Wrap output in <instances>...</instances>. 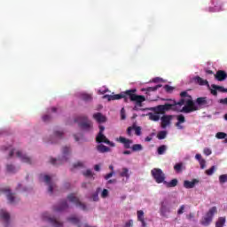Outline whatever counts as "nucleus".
Listing matches in <instances>:
<instances>
[{
	"mask_svg": "<svg viewBox=\"0 0 227 227\" xmlns=\"http://www.w3.org/2000/svg\"><path fill=\"white\" fill-rule=\"evenodd\" d=\"M3 192L7 193V200H8L9 203H12V204L15 203V195L13 193H12L10 189L3 190Z\"/></svg>",
	"mask_w": 227,
	"mask_h": 227,
	"instance_id": "obj_24",
	"label": "nucleus"
},
{
	"mask_svg": "<svg viewBox=\"0 0 227 227\" xmlns=\"http://www.w3.org/2000/svg\"><path fill=\"white\" fill-rule=\"evenodd\" d=\"M16 157L20 159L21 162H25L26 164H33V160L27 154H24L21 151L16 152Z\"/></svg>",
	"mask_w": 227,
	"mask_h": 227,
	"instance_id": "obj_11",
	"label": "nucleus"
},
{
	"mask_svg": "<svg viewBox=\"0 0 227 227\" xmlns=\"http://www.w3.org/2000/svg\"><path fill=\"white\" fill-rule=\"evenodd\" d=\"M96 143H98V144L105 143L106 145H109V146H112V147L116 146V144L107 139V137H106L104 133H98L96 137Z\"/></svg>",
	"mask_w": 227,
	"mask_h": 227,
	"instance_id": "obj_9",
	"label": "nucleus"
},
{
	"mask_svg": "<svg viewBox=\"0 0 227 227\" xmlns=\"http://www.w3.org/2000/svg\"><path fill=\"white\" fill-rule=\"evenodd\" d=\"M151 175L154 178L156 184H164L166 182V174L160 168H153Z\"/></svg>",
	"mask_w": 227,
	"mask_h": 227,
	"instance_id": "obj_5",
	"label": "nucleus"
},
{
	"mask_svg": "<svg viewBox=\"0 0 227 227\" xmlns=\"http://www.w3.org/2000/svg\"><path fill=\"white\" fill-rule=\"evenodd\" d=\"M42 217L43 221H46V223H49L51 226L58 227V219L51 217L49 213H43Z\"/></svg>",
	"mask_w": 227,
	"mask_h": 227,
	"instance_id": "obj_12",
	"label": "nucleus"
},
{
	"mask_svg": "<svg viewBox=\"0 0 227 227\" xmlns=\"http://www.w3.org/2000/svg\"><path fill=\"white\" fill-rule=\"evenodd\" d=\"M166 136H168L167 131H160L157 135L158 139H166Z\"/></svg>",
	"mask_w": 227,
	"mask_h": 227,
	"instance_id": "obj_43",
	"label": "nucleus"
},
{
	"mask_svg": "<svg viewBox=\"0 0 227 227\" xmlns=\"http://www.w3.org/2000/svg\"><path fill=\"white\" fill-rule=\"evenodd\" d=\"M164 90L167 91V93H171V91H173L174 88L169 85H165Z\"/></svg>",
	"mask_w": 227,
	"mask_h": 227,
	"instance_id": "obj_55",
	"label": "nucleus"
},
{
	"mask_svg": "<svg viewBox=\"0 0 227 227\" xmlns=\"http://www.w3.org/2000/svg\"><path fill=\"white\" fill-rule=\"evenodd\" d=\"M43 121H44V123H49V121H52V115L51 114H44L42 117Z\"/></svg>",
	"mask_w": 227,
	"mask_h": 227,
	"instance_id": "obj_37",
	"label": "nucleus"
},
{
	"mask_svg": "<svg viewBox=\"0 0 227 227\" xmlns=\"http://www.w3.org/2000/svg\"><path fill=\"white\" fill-rule=\"evenodd\" d=\"M137 221L142 224V227H146V222L145 221V212L143 210H138L137 212Z\"/></svg>",
	"mask_w": 227,
	"mask_h": 227,
	"instance_id": "obj_21",
	"label": "nucleus"
},
{
	"mask_svg": "<svg viewBox=\"0 0 227 227\" xmlns=\"http://www.w3.org/2000/svg\"><path fill=\"white\" fill-rule=\"evenodd\" d=\"M133 130H135L136 136H141V127L133 124Z\"/></svg>",
	"mask_w": 227,
	"mask_h": 227,
	"instance_id": "obj_46",
	"label": "nucleus"
},
{
	"mask_svg": "<svg viewBox=\"0 0 227 227\" xmlns=\"http://www.w3.org/2000/svg\"><path fill=\"white\" fill-rule=\"evenodd\" d=\"M203 153H204L207 156L212 155V150H210V148H207V147L204 148Z\"/></svg>",
	"mask_w": 227,
	"mask_h": 227,
	"instance_id": "obj_57",
	"label": "nucleus"
},
{
	"mask_svg": "<svg viewBox=\"0 0 227 227\" xmlns=\"http://www.w3.org/2000/svg\"><path fill=\"white\" fill-rule=\"evenodd\" d=\"M225 223H226V218L219 217L215 223V227H223L224 226Z\"/></svg>",
	"mask_w": 227,
	"mask_h": 227,
	"instance_id": "obj_34",
	"label": "nucleus"
},
{
	"mask_svg": "<svg viewBox=\"0 0 227 227\" xmlns=\"http://www.w3.org/2000/svg\"><path fill=\"white\" fill-rule=\"evenodd\" d=\"M215 137L217 139H226L227 134L224 132H218V133H216Z\"/></svg>",
	"mask_w": 227,
	"mask_h": 227,
	"instance_id": "obj_42",
	"label": "nucleus"
},
{
	"mask_svg": "<svg viewBox=\"0 0 227 227\" xmlns=\"http://www.w3.org/2000/svg\"><path fill=\"white\" fill-rule=\"evenodd\" d=\"M40 182H43L48 186V193L50 196L54 194V183L52 182V176L46 174L39 175Z\"/></svg>",
	"mask_w": 227,
	"mask_h": 227,
	"instance_id": "obj_3",
	"label": "nucleus"
},
{
	"mask_svg": "<svg viewBox=\"0 0 227 227\" xmlns=\"http://www.w3.org/2000/svg\"><path fill=\"white\" fill-rule=\"evenodd\" d=\"M6 169L8 173H16L17 169L15 168V166L13 165H7Z\"/></svg>",
	"mask_w": 227,
	"mask_h": 227,
	"instance_id": "obj_45",
	"label": "nucleus"
},
{
	"mask_svg": "<svg viewBox=\"0 0 227 227\" xmlns=\"http://www.w3.org/2000/svg\"><path fill=\"white\" fill-rule=\"evenodd\" d=\"M0 218L3 221H5V223H8L10 221V213L4 211V210H0Z\"/></svg>",
	"mask_w": 227,
	"mask_h": 227,
	"instance_id": "obj_27",
	"label": "nucleus"
},
{
	"mask_svg": "<svg viewBox=\"0 0 227 227\" xmlns=\"http://www.w3.org/2000/svg\"><path fill=\"white\" fill-rule=\"evenodd\" d=\"M83 176H86L87 178L93 177V172L91 170L87 169L85 172L82 173Z\"/></svg>",
	"mask_w": 227,
	"mask_h": 227,
	"instance_id": "obj_48",
	"label": "nucleus"
},
{
	"mask_svg": "<svg viewBox=\"0 0 227 227\" xmlns=\"http://www.w3.org/2000/svg\"><path fill=\"white\" fill-rule=\"evenodd\" d=\"M117 141L119 143H121V145H123L124 148H126L127 150H129V148H130V145L134 143L132 140L123 137H119V138H117Z\"/></svg>",
	"mask_w": 227,
	"mask_h": 227,
	"instance_id": "obj_16",
	"label": "nucleus"
},
{
	"mask_svg": "<svg viewBox=\"0 0 227 227\" xmlns=\"http://www.w3.org/2000/svg\"><path fill=\"white\" fill-rule=\"evenodd\" d=\"M210 89L211 95H214V97H217V91H221L222 93H227V89H224L223 86L212 84Z\"/></svg>",
	"mask_w": 227,
	"mask_h": 227,
	"instance_id": "obj_13",
	"label": "nucleus"
},
{
	"mask_svg": "<svg viewBox=\"0 0 227 227\" xmlns=\"http://www.w3.org/2000/svg\"><path fill=\"white\" fill-rule=\"evenodd\" d=\"M120 176L122 178H129L130 175L129 174V168H123L122 171L120 173Z\"/></svg>",
	"mask_w": 227,
	"mask_h": 227,
	"instance_id": "obj_35",
	"label": "nucleus"
},
{
	"mask_svg": "<svg viewBox=\"0 0 227 227\" xmlns=\"http://www.w3.org/2000/svg\"><path fill=\"white\" fill-rule=\"evenodd\" d=\"M176 120H177V122L176 123V127L182 129V126H180V124L185 123V116H184V114H179L177 115Z\"/></svg>",
	"mask_w": 227,
	"mask_h": 227,
	"instance_id": "obj_28",
	"label": "nucleus"
},
{
	"mask_svg": "<svg viewBox=\"0 0 227 227\" xmlns=\"http://www.w3.org/2000/svg\"><path fill=\"white\" fill-rule=\"evenodd\" d=\"M109 196V190L104 189L101 192V198L106 199Z\"/></svg>",
	"mask_w": 227,
	"mask_h": 227,
	"instance_id": "obj_51",
	"label": "nucleus"
},
{
	"mask_svg": "<svg viewBox=\"0 0 227 227\" xmlns=\"http://www.w3.org/2000/svg\"><path fill=\"white\" fill-rule=\"evenodd\" d=\"M136 91H137L136 89H132L121 92V94L105 95L103 98H107L108 102H111V100H121V98H123L124 102H129V98L131 102H136L137 106L141 107L143 102L146 100V98H145V96L137 95Z\"/></svg>",
	"mask_w": 227,
	"mask_h": 227,
	"instance_id": "obj_1",
	"label": "nucleus"
},
{
	"mask_svg": "<svg viewBox=\"0 0 227 227\" xmlns=\"http://www.w3.org/2000/svg\"><path fill=\"white\" fill-rule=\"evenodd\" d=\"M51 139H52L51 143H56V141H58V130L53 131Z\"/></svg>",
	"mask_w": 227,
	"mask_h": 227,
	"instance_id": "obj_50",
	"label": "nucleus"
},
{
	"mask_svg": "<svg viewBox=\"0 0 227 227\" xmlns=\"http://www.w3.org/2000/svg\"><path fill=\"white\" fill-rule=\"evenodd\" d=\"M93 118L98 121V123H106V121H107V118L106 115L102 114V113L94 114Z\"/></svg>",
	"mask_w": 227,
	"mask_h": 227,
	"instance_id": "obj_20",
	"label": "nucleus"
},
{
	"mask_svg": "<svg viewBox=\"0 0 227 227\" xmlns=\"http://www.w3.org/2000/svg\"><path fill=\"white\" fill-rule=\"evenodd\" d=\"M193 81L195 82H197V84H199L200 86H207L209 87L210 84H208V81L207 80H204L203 78L200 77V76H195L193 78Z\"/></svg>",
	"mask_w": 227,
	"mask_h": 227,
	"instance_id": "obj_23",
	"label": "nucleus"
},
{
	"mask_svg": "<svg viewBox=\"0 0 227 227\" xmlns=\"http://www.w3.org/2000/svg\"><path fill=\"white\" fill-rule=\"evenodd\" d=\"M184 210H185V205H182L179 209L177 210V215H182L184 214Z\"/></svg>",
	"mask_w": 227,
	"mask_h": 227,
	"instance_id": "obj_53",
	"label": "nucleus"
},
{
	"mask_svg": "<svg viewBox=\"0 0 227 227\" xmlns=\"http://www.w3.org/2000/svg\"><path fill=\"white\" fill-rule=\"evenodd\" d=\"M4 150H10L9 159H12V157H13V155L15 154V149H11V147H5Z\"/></svg>",
	"mask_w": 227,
	"mask_h": 227,
	"instance_id": "obj_52",
	"label": "nucleus"
},
{
	"mask_svg": "<svg viewBox=\"0 0 227 227\" xmlns=\"http://www.w3.org/2000/svg\"><path fill=\"white\" fill-rule=\"evenodd\" d=\"M186 219H188V221H192V219H194L193 213H190L189 215H186Z\"/></svg>",
	"mask_w": 227,
	"mask_h": 227,
	"instance_id": "obj_61",
	"label": "nucleus"
},
{
	"mask_svg": "<svg viewBox=\"0 0 227 227\" xmlns=\"http://www.w3.org/2000/svg\"><path fill=\"white\" fill-rule=\"evenodd\" d=\"M219 103L227 106V98L220 99Z\"/></svg>",
	"mask_w": 227,
	"mask_h": 227,
	"instance_id": "obj_63",
	"label": "nucleus"
},
{
	"mask_svg": "<svg viewBox=\"0 0 227 227\" xmlns=\"http://www.w3.org/2000/svg\"><path fill=\"white\" fill-rule=\"evenodd\" d=\"M169 212H171V209H169V207H167V206L162 203L160 209V215L162 217L168 218V214H169Z\"/></svg>",
	"mask_w": 227,
	"mask_h": 227,
	"instance_id": "obj_22",
	"label": "nucleus"
},
{
	"mask_svg": "<svg viewBox=\"0 0 227 227\" xmlns=\"http://www.w3.org/2000/svg\"><path fill=\"white\" fill-rule=\"evenodd\" d=\"M75 121L78 122V125L82 130L85 132H90V130H93V122L88 120V116L80 115L75 119Z\"/></svg>",
	"mask_w": 227,
	"mask_h": 227,
	"instance_id": "obj_2",
	"label": "nucleus"
},
{
	"mask_svg": "<svg viewBox=\"0 0 227 227\" xmlns=\"http://www.w3.org/2000/svg\"><path fill=\"white\" fill-rule=\"evenodd\" d=\"M215 78L216 79V81H220V82L226 81V79H227L226 71L218 70L216 72V74H215Z\"/></svg>",
	"mask_w": 227,
	"mask_h": 227,
	"instance_id": "obj_18",
	"label": "nucleus"
},
{
	"mask_svg": "<svg viewBox=\"0 0 227 227\" xmlns=\"http://www.w3.org/2000/svg\"><path fill=\"white\" fill-rule=\"evenodd\" d=\"M196 104L199 107H209V106H212V99H208L207 97H200L196 99Z\"/></svg>",
	"mask_w": 227,
	"mask_h": 227,
	"instance_id": "obj_10",
	"label": "nucleus"
},
{
	"mask_svg": "<svg viewBox=\"0 0 227 227\" xmlns=\"http://www.w3.org/2000/svg\"><path fill=\"white\" fill-rule=\"evenodd\" d=\"M154 113L157 114H166L162 105H159L153 108Z\"/></svg>",
	"mask_w": 227,
	"mask_h": 227,
	"instance_id": "obj_33",
	"label": "nucleus"
},
{
	"mask_svg": "<svg viewBox=\"0 0 227 227\" xmlns=\"http://www.w3.org/2000/svg\"><path fill=\"white\" fill-rule=\"evenodd\" d=\"M184 104H185V99L182 98L178 102L173 101V103H167L164 106L167 108V111H178V106L181 107Z\"/></svg>",
	"mask_w": 227,
	"mask_h": 227,
	"instance_id": "obj_8",
	"label": "nucleus"
},
{
	"mask_svg": "<svg viewBox=\"0 0 227 227\" xmlns=\"http://www.w3.org/2000/svg\"><path fill=\"white\" fill-rule=\"evenodd\" d=\"M127 116L125 115V108L121 109V120H126Z\"/></svg>",
	"mask_w": 227,
	"mask_h": 227,
	"instance_id": "obj_56",
	"label": "nucleus"
},
{
	"mask_svg": "<svg viewBox=\"0 0 227 227\" xmlns=\"http://www.w3.org/2000/svg\"><path fill=\"white\" fill-rule=\"evenodd\" d=\"M215 171V166H212L209 169L206 170V175H207V176H212Z\"/></svg>",
	"mask_w": 227,
	"mask_h": 227,
	"instance_id": "obj_44",
	"label": "nucleus"
},
{
	"mask_svg": "<svg viewBox=\"0 0 227 227\" xmlns=\"http://www.w3.org/2000/svg\"><path fill=\"white\" fill-rule=\"evenodd\" d=\"M219 182H220V184H226V182H227V174L221 175L219 176Z\"/></svg>",
	"mask_w": 227,
	"mask_h": 227,
	"instance_id": "obj_47",
	"label": "nucleus"
},
{
	"mask_svg": "<svg viewBox=\"0 0 227 227\" xmlns=\"http://www.w3.org/2000/svg\"><path fill=\"white\" fill-rule=\"evenodd\" d=\"M158 88H162V85L161 84H158L154 87H149L146 89V91H157V89Z\"/></svg>",
	"mask_w": 227,
	"mask_h": 227,
	"instance_id": "obj_49",
	"label": "nucleus"
},
{
	"mask_svg": "<svg viewBox=\"0 0 227 227\" xmlns=\"http://www.w3.org/2000/svg\"><path fill=\"white\" fill-rule=\"evenodd\" d=\"M132 152H141L143 145L141 144H135L131 146Z\"/></svg>",
	"mask_w": 227,
	"mask_h": 227,
	"instance_id": "obj_36",
	"label": "nucleus"
},
{
	"mask_svg": "<svg viewBox=\"0 0 227 227\" xmlns=\"http://www.w3.org/2000/svg\"><path fill=\"white\" fill-rule=\"evenodd\" d=\"M185 106L180 110V113H185L189 114V113H194V111H198V106L192 99H187L184 101Z\"/></svg>",
	"mask_w": 227,
	"mask_h": 227,
	"instance_id": "obj_6",
	"label": "nucleus"
},
{
	"mask_svg": "<svg viewBox=\"0 0 227 227\" xmlns=\"http://www.w3.org/2000/svg\"><path fill=\"white\" fill-rule=\"evenodd\" d=\"M67 208H68V203L67 202V200H63L59 204L58 211L63 212V210H67Z\"/></svg>",
	"mask_w": 227,
	"mask_h": 227,
	"instance_id": "obj_31",
	"label": "nucleus"
},
{
	"mask_svg": "<svg viewBox=\"0 0 227 227\" xmlns=\"http://www.w3.org/2000/svg\"><path fill=\"white\" fill-rule=\"evenodd\" d=\"M199 162H200V169H205L207 161L205 160H200V161H199Z\"/></svg>",
	"mask_w": 227,
	"mask_h": 227,
	"instance_id": "obj_58",
	"label": "nucleus"
},
{
	"mask_svg": "<svg viewBox=\"0 0 227 227\" xmlns=\"http://www.w3.org/2000/svg\"><path fill=\"white\" fill-rule=\"evenodd\" d=\"M81 98L82 100H84V102H91V100H93V97L91 96V94H86V93H82L81 95Z\"/></svg>",
	"mask_w": 227,
	"mask_h": 227,
	"instance_id": "obj_32",
	"label": "nucleus"
},
{
	"mask_svg": "<svg viewBox=\"0 0 227 227\" xmlns=\"http://www.w3.org/2000/svg\"><path fill=\"white\" fill-rule=\"evenodd\" d=\"M70 153H72V149H70V146H64L62 148V160L67 161L68 157H70Z\"/></svg>",
	"mask_w": 227,
	"mask_h": 227,
	"instance_id": "obj_19",
	"label": "nucleus"
},
{
	"mask_svg": "<svg viewBox=\"0 0 227 227\" xmlns=\"http://www.w3.org/2000/svg\"><path fill=\"white\" fill-rule=\"evenodd\" d=\"M77 168H84V163L82 161H78L73 165V168H71V171H74V169H77Z\"/></svg>",
	"mask_w": 227,
	"mask_h": 227,
	"instance_id": "obj_40",
	"label": "nucleus"
},
{
	"mask_svg": "<svg viewBox=\"0 0 227 227\" xmlns=\"http://www.w3.org/2000/svg\"><path fill=\"white\" fill-rule=\"evenodd\" d=\"M97 150L99 153H107V152H111V148L100 144L97 145Z\"/></svg>",
	"mask_w": 227,
	"mask_h": 227,
	"instance_id": "obj_25",
	"label": "nucleus"
},
{
	"mask_svg": "<svg viewBox=\"0 0 227 227\" xmlns=\"http://www.w3.org/2000/svg\"><path fill=\"white\" fill-rule=\"evenodd\" d=\"M67 221H69V223H72V224H79L80 220L76 216H71L67 218Z\"/></svg>",
	"mask_w": 227,
	"mask_h": 227,
	"instance_id": "obj_41",
	"label": "nucleus"
},
{
	"mask_svg": "<svg viewBox=\"0 0 227 227\" xmlns=\"http://www.w3.org/2000/svg\"><path fill=\"white\" fill-rule=\"evenodd\" d=\"M104 130H106V127H104L103 125H99L98 134H104Z\"/></svg>",
	"mask_w": 227,
	"mask_h": 227,
	"instance_id": "obj_64",
	"label": "nucleus"
},
{
	"mask_svg": "<svg viewBox=\"0 0 227 227\" xmlns=\"http://www.w3.org/2000/svg\"><path fill=\"white\" fill-rule=\"evenodd\" d=\"M215 214H217L216 207H213L208 210L206 215L200 220V224H202V226H208L210 223H212Z\"/></svg>",
	"mask_w": 227,
	"mask_h": 227,
	"instance_id": "obj_4",
	"label": "nucleus"
},
{
	"mask_svg": "<svg viewBox=\"0 0 227 227\" xmlns=\"http://www.w3.org/2000/svg\"><path fill=\"white\" fill-rule=\"evenodd\" d=\"M180 97H182V98H185V97H189V98H192L191 96L187 95V91L181 92Z\"/></svg>",
	"mask_w": 227,
	"mask_h": 227,
	"instance_id": "obj_62",
	"label": "nucleus"
},
{
	"mask_svg": "<svg viewBox=\"0 0 227 227\" xmlns=\"http://www.w3.org/2000/svg\"><path fill=\"white\" fill-rule=\"evenodd\" d=\"M113 175H114V172H110L105 176V180H109V178H112Z\"/></svg>",
	"mask_w": 227,
	"mask_h": 227,
	"instance_id": "obj_59",
	"label": "nucleus"
},
{
	"mask_svg": "<svg viewBox=\"0 0 227 227\" xmlns=\"http://www.w3.org/2000/svg\"><path fill=\"white\" fill-rule=\"evenodd\" d=\"M132 226H134V221L133 220H129L124 224V227H132Z\"/></svg>",
	"mask_w": 227,
	"mask_h": 227,
	"instance_id": "obj_54",
	"label": "nucleus"
},
{
	"mask_svg": "<svg viewBox=\"0 0 227 227\" xmlns=\"http://www.w3.org/2000/svg\"><path fill=\"white\" fill-rule=\"evenodd\" d=\"M166 150H168V147L166 145H160V147H158V154L164 155Z\"/></svg>",
	"mask_w": 227,
	"mask_h": 227,
	"instance_id": "obj_39",
	"label": "nucleus"
},
{
	"mask_svg": "<svg viewBox=\"0 0 227 227\" xmlns=\"http://www.w3.org/2000/svg\"><path fill=\"white\" fill-rule=\"evenodd\" d=\"M148 116L151 121H159V120H160V115L157 113H149Z\"/></svg>",
	"mask_w": 227,
	"mask_h": 227,
	"instance_id": "obj_29",
	"label": "nucleus"
},
{
	"mask_svg": "<svg viewBox=\"0 0 227 227\" xmlns=\"http://www.w3.org/2000/svg\"><path fill=\"white\" fill-rule=\"evenodd\" d=\"M196 184H200V180L198 179H192V181L185 180L184 182V187L185 189H194V187H196Z\"/></svg>",
	"mask_w": 227,
	"mask_h": 227,
	"instance_id": "obj_17",
	"label": "nucleus"
},
{
	"mask_svg": "<svg viewBox=\"0 0 227 227\" xmlns=\"http://www.w3.org/2000/svg\"><path fill=\"white\" fill-rule=\"evenodd\" d=\"M212 4L215 7H209L208 12H221L223 8V3L219 0H211Z\"/></svg>",
	"mask_w": 227,
	"mask_h": 227,
	"instance_id": "obj_14",
	"label": "nucleus"
},
{
	"mask_svg": "<svg viewBox=\"0 0 227 227\" xmlns=\"http://www.w3.org/2000/svg\"><path fill=\"white\" fill-rule=\"evenodd\" d=\"M67 200L71 202V203H74V205H76V207H79L80 208H82V210H86V204L81 202V200H79V198L77 196H75L74 193H70L67 196Z\"/></svg>",
	"mask_w": 227,
	"mask_h": 227,
	"instance_id": "obj_7",
	"label": "nucleus"
},
{
	"mask_svg": "<svg viewBox=\"0 0 227 227\" xmlns=\"http://www.w3.org/2000/svg\"><path fill=\"white\" fill-rule=\"evenodd\" d=\"M163 184L168 188L176 187V185H178V179L174 178L170 182L165 181Z\"/></svg>",
	"mask_w": 227,
	"mask_h": 227,
	"instance_id": "obj_26",
	"label": "nucleus"
},
{
	"mask_svg": "<svg viewBox=\"0 0 227 227\" xmlns=\"http://www.w3.org/2000/svg\"><path fill=\"white\" fill-rule=\"evenodd\" d=\"M184 169H185V167H184L183 162L176 163L174 166V170L176 171V173H182V171H184Z\"/></svg>",
	"mask_w": 227,
	"mask_h": 227,
	"instance_id": "obj_30",
	"label": "nucleus"
},
{
	"mask_svg": "<svg viewBox=\"0 0 227 227\" xmlns=\"http://www.w3.org/2000/svg\"><path fill=\"white\" fill-rule=\"evenodd\" d=\"M132 130H134V126L129 127V128L127 129V134H128V136H132Z\"/></svg>",
	"mask_w": 227,
	"mask_h": 227,
	"instance_id": "obj_60",
	"label": "nucleus"
},
{
	"mask_svg": "<svg viewBox=\"0 0 227 227\" xmlns=\"http://www.w3.org/2000/svg\"><path fill=\"white\" fill-rule=\"evenodd\" d=\"M160 120L161 129H166L168 126L171 125V120H173V115H163Z\"/></svg>",
	"mask_w": 227,
	"mask_h": 227,
	"instance_id": "obj_15",
	"label": "nucleus"
},
{
	"mask_svg": "<svg viewBox=\"0 0 227 227\" xmlns=\"http://www.w3.org/2000/svg\"><path fill=\"white\" fill-rule=\"evenodd\" d=\"M98 192H100V188H97L96 192L92 194V201H98L100 200L98 198Z\"/></svg>",
	"mask_w": 227,
	"mask_h": 227,
	"instance_id": "obj_38",
	"label": "nucleus"
}]
</instances>
